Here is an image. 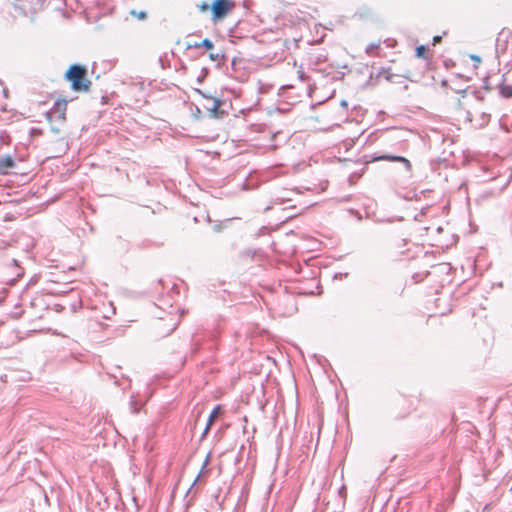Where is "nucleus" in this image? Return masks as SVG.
<instances>
[{
	"mask_svg": "<svg viewBox=\"0 0 512 512\" xmlns=\"http://www.w3.org/2000/svg\"><path fill=\"white\" fill-rule=\"evenodd\" d=\"M208 432H206V429L203 430L201 435V440H203L207 436Z\"/></svg>",
	"mask_w": 512,
	"mask_h": 512,
	"instance_id": "obj_22",
	"label": "nucleus"
},
{
	"mask_svg": "<svg viewBox=\"0 0 512 512\" xmlns=\"http://www.w3.org/2000/svg\"><path fill=\"white\" fill-rule=\"evenodd\" d=\"M380 47V43H371L366 47V53L370 56L375 55L376 51Z\"/></svg>",
	"mask_w": 512,
	"mask_h": 512,
	"instance_id": "obj_12",
	"label": "nucleus"
},
{
	"mask_svg": "<svg viewBox=\"0 0 512 512\" xmlns=\"http://www.w3.org/2000/svg\"><path fill=\"white\" fill-rule=\"evenodd\" d=\"M212 424H213V423H210L209 421H207V424H206V426H205V428H204V429H206V432H209L210 427H211V425H212Z\"/></svg>",
	"mask_w": 512,
	"mask_h": 512,
	"instance_id": "obj_20",
	"label": "nucleus"
},
{
	"mask_svg": "<svg viewBox=\"0 0 512 512\" xmlns=\"http://www.w3.org/2000/svg\"><path fill=\"white\" fill-rule=\"evenodd\" d=\"M499 95L502 98H512V85L505 83L504 81L498 85Z\"/></svg>",
	"mask_w": 512,
	"mask_h": 512,
	"instance_id": "obj_6",
	"label": "nucleus"
},
{
	"mask_svg": "<svg viewBox=\"0 0 512 512\" xmlns=\"http://www.w3.org/2000/svg\"><path fill=\"white\" fill-rule=\"evenodd\" d=\"M131 14L140 20H145L147 18V13L145 11L136 12L135 10H132Z\"/></svg>",
	"mask_w": 512,
	"mask_h": 512,
	"instance_id": "obj_15",
	"label": "nucleus"
},
{
	"mask_svg": "<svg viewBox=\"0 0 512 512\" xmlns=\"http://www.w3.org/2000/svg\"><path fill=\"white\" fill-rule=\"evenodd\" d=\"M67 107V101L66 100H58L55 102L53 111L60 113L62 118H64V114Z\"/></svg>",
	"mask_w": 512,
	"mask_h": 512,
	"instance_id": "obj_8",
	"label": "nucleus"
},
{
	"mask_svg": "<svg viewBox=\"0 0 512 512\" xmlns=\"http://www.w3.org/2000/svg\"><path fill=\"white\" fill-rule=\"evenodd\" d=\"M375 160H388V161H393V162H401L405 165V168L407 171H410L411 170V163L408 159H406L405 157H402V156H395V155H389V154H384V155H381L379 157H376Z\"/></svg>",
	"mask_w": 512,
	"mask_h": 512,
	"instance_id": "obj_5",
	"label": "nucleus"
},
{
	"mask_svg": "<svg viewBox=\"0 0 512 512\" xmlns=\"http://www.w3.org/2000/svg\"><path fill=\"white\" fill-rule=\"evenodd\" d=\"M209 461H210V454H208L204 460V463H203V466H202V469H201V472L206 468V466L209 464Z\"/></svg>",
	"mask_w": 512,
	"mask_h": 512,
	"instance_id": "obj_17",
	"label": "nucleus"
},
{
	"mask_svg": "<svg viewBox=\"0 0 512 512\" xmlns=\"http://www.w3.org/2000/svg\"><path fill=\"white\" fill-rule=\"evenodd\" d=\"M425 53V47L423 45L416 48V56L421 57Z\"/></svg>",
	"mask_w": 512,
	"mask_h": 512,
	"instance_id": "obj_16",
	"label": "nucleus"
},
{
	"mask_svg": "<svg viewBox=\"0 0 512 512\" xmlns=\"http://www.w3.org/2000/svg\"><path fill=\"white\" fill-rule=\"evenodd\" d=\"M220 411H221V406L220 405H216L214 407V409L212 410V412L210 413L209 415V418H208V421L210 423H213L214 420L218 417V415L220 414Z\"/></svg>",
	"mask_w": 512,
	"mask_h": 512,
	"instance_id": "obj_11",
	"label": "nucleus"
},
{
	"mask_svg": "<svg viewBox=\"0 0 512 512\" xmlns=\"http://www.w3.org/2000/svg\"><path fill=\"white\" fill-rule=\"evenodd\" d=\"M441 41V36H435L434 37V42L437 43V42H440Z\"/></svg>",
	"mask_w": 512,
	"mask_h": 512,
	"instance_id": "obj_24",
	"label": "nucleus"
},
{
	"mask_svg": "<svg viewBox=\"0 0 512 512\" xmlns=\"http://www.w3.org/2000/svg\"><path fill=\"white\" fill-rule=\"evenodd\" d=\"M212 424H213V423H210L209 421H207V424H206V426H205V428H204V429H206V432H209L210 427H211V425H212Z\"/></svg>",
	"mask_w": 512,
	"mask_h": 512,
	"instance_id": "obj_21",
	"label": "nucleus"
},
{
	"mask_svg": "<svg viewBox=\"0 0 512 512\" xmlns=\"http://www.w3.org/2000/svg\"><path fill=\"white\" fill-rule=\"evenodd\" d=\"M205 105L211 106V102L207 100V103Z\"/></svg>",
	"mask_w": 512,
	"mask_h": 512,
	"instance_id": "obj_27",
	"label": "nucleus"
},
{
	"mask_svg": "<svg viewBox=\"0 0 512 512\" xmlns=\"http://www.w3.org/2000/svg\"><path fill=\"white\" fill-rule=\"evenodd\" d=\"M209 58L212 60V61H220L224 58V54L223 53H220V52H217V53H210L209 55Z\"/></svg>",
	"mask_w": 512,
	"mask_h": 512,
	"instance_id": "obj_14",
	"label": "nucleus"
},
{
	"mask_svg": "<svg viewBox=\"0 0 512 512\" xmlns=\"http://www.w3.org/2000/svg\"><path fill=\"white\" fill-rule=\"evenodd\" d=\"M471 58L474 60V61H480V57L479 56H476V55H472Z\"/></svg>",
	"mask_w": 512,
	"mask_h": 512,
	"instance_id": "obj_25",
	"label": "nucleus"
},
{
	"mask_svg": "<svg viewBox=\"0 0 512 512\" xmlns=\"http://www.w3.org/2000/svg\"><path fill=\"white\" fill-rule=\"evenodd\" d=\"M199 93L204 97L206 98V100L210 101L211 102V106H207V105H203L204 108L209 111L210 115L214 118H217V119H221L223 118L225 115H227V112L226 110L223 109V105H225V103L219 99V98H215V97H211V96H207L205 95L203 92L199 91Z\"/></svg>",
	"mask_w": 512,
	"mask_h": 512,
	"instance_id": "obj_3",
	"label": "nucleus"
},
{
	"mask_svg": "<svg viewBox=\"0 0 512 512\" xmlns=\"http://www.w3.org/2000/svg\"><path fill=\"white\" fill-rule=\"evenodd\" d=\"M489 121H490V114L485 113V112H481L479 114V120L476 121L474 126L476 128H483V127H485L489 123Z\"/></svg>",
	"mask_w": 512,
	"mask_h": 512,
	"instance_id": "obj_7",
	"label": "nucleus"
},
{
	"mask_svg": "<svg viewBox=\"0 0 512 512\" xmlns=\"http://www.w3.org/2000/svg\"><path fill=\"white\" fill-rule=\"evenodd\" d=\"M16 279H17V278L9 279V280H8V282H9L10 284H12V283H14V282L16 281Z\"/></svg>",
	"mask_w": 512,
	"mask_h": 512,
	"instance_id": "obj_26",
	"label": "nucleus"
},
{
	"mask_svg": "<svg viewBox=\"0 0 512 512\" xmlns=\"http://www.w3.org/2000/svg\"><path fill=\"white\" fill-rule=\"evenodd\" d=\"M16 167L14 158L9 154L0 156V174L7 175L10 170Z\"/></svg>",
	"mask_w": 512,
	"mask_h": 512,
	"instance_id": "obj_4",
	"label": "nucleus"
},
{
	"mask_svg": "<svg viewBox=\"0 0 512 512\" xmlns=\"http://www.w3.org/2000/svg\"><path fill=\"white\" fill-rule=\"evenodd\" d=\"M7 269L15 270L16 277H21L23 275L22 268L18 265L16 260H12L11 263L8 265Z\"/></svg>",
	"mask_w": 512,
	"mask_h": 512,
	"instance_id": "obj_10",
	"label": "nucleus"
},
{
	"mask_svg": "<svg viewBox=\"0 0 512 512\" xmlns=\"http://www.w3.org/2000/svg\"><path fill=\"white\" fill-rule=\"evenodd\" d=\"M378 76L385 78L387 81L393 82L394 78L397 76L390 71V68H381L379 70Z\"/></svg>",
	"mask_w": 512,
	"mask_h": 512,
	"instance_id": "obj_9",
	"label": "nucleus"
},
{
	"mask_svg": "<svg viewBox=\"0 0 512 512\" xmlns=\"http://www.w3.org/2000/svg\"><path fill=\"white\" fill-rule=\"evenodd\" d=\"M340 104L342 107H345V108L348 106V103L346 100H342Z\"/></svg>",
	"mask_w": 512,
	"mask_h": 512,
	"instance_id": "obj_23",
	"label": "nucleus"
},
{
	"mask_svg": "<svg viewBox=\"0 0 512 512\" xmlns=\"http://www.w3.org/2000/svg\"><path fill=\"white\" fill-rule=\"evenodd\" d=\"M87 70L84 66L73 64L65 73V79L70 82L71 88L77 92H87L91 82L86 78Z\"/></svg>",
	"mask_w": 512,
	"mask_h": 512,
	"instance_id": "obj_1",
	"label": "nucleus"
},
{
	"mask_svg": "<svg viewBox=\"0 0 512 512\" xmlns=\"http://www.w3.org/2000/svg\"><path fill=\"white\" fill-rule=\"evenodd\" d=\"M200 45H201V47H204L208 50L212 49L214 46L213 42L208 38H205L203 41H201Z\"/></svg>",
	"mask_w": 512,
	"mask_h": 512,
	"instance_id": "obj_13",
	"label": "nucleus"
},
{
	"mask_svg": "<svg viewBox=\"0 0 512 512\" xmlns=\"http://www.w3.org/2000/svg\"><path fill=\"white\" fill-rule=\"evenodd\" d=\"M198 478H200V474H198V475H197V478H196V480H195L194 482H196V481L198 480ZM194 484H195V483H193V485H194Z\"/></svg>",
	"mask_w": 512,
	"mask_h": 512,
	"instance_id": "obj_28",
	"label": "nucleus"
},
{
	"mask_svg": "<svg viewBox=\"0 0 512 512\" xmlns=\"http://www.w3.org/2000/svg\"><path fill=\"white\" fill-rule=\"evenodd\" d=\"M199 8L201 11H206L208 9V4L203 2L201 5H199Z\"/></svg>",
	"mask_w": 512,
	"mask_h": 512,
	"instance_id": "obj_18",
	"label": "nucleus"
},
{
	"mask_svg": "<svg viewBox=\"0 0 512 512\" xmlns=\"http://www.w3.org/2000/svg\"><path fill=\"white\" fill-rule=\"evenodd\" d=\"M234 8V2L230 0H214L211 5L212 20L215 22L225 17Z\"/></svg>",
	"mask_w": 512,
	"mask_h": 512,
	"instance_id": "obj_2",
	"label": "nucleus"
},
{
	"mask_svg": "<svg viewBox=\"0 0 512 512\" xmlns=\"http://www.w3.org/2000/svg\"><path fill=\"white\" fill-rule=\"evenodd\" d=\"M188 47H189V48H190V47H193V48H201V45H200V42H196V43H194V44H192V45H189Z\"/></svg>",
	"mask_w": 512,
	"mask_h": 512,
	"instance_id": "obj_19",
	"label": "nucleus"
}]
</instances>
